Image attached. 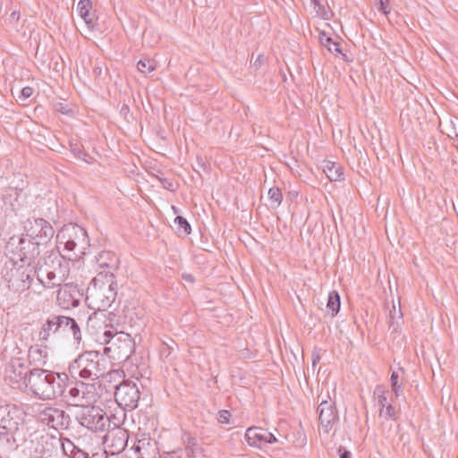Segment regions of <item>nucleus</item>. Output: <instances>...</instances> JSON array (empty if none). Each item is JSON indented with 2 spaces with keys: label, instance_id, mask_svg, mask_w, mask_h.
<instances>
[{
  "label": "nucleus",
  "instance_id": "obj_47",
  "mask_svg": "<svg viewBox=\"0 0 458 458\" xmlns=\"http://www.w3.org/2000/svg\"><path fill=\"white\" fill-rule=\"evenodd\" d=\"M157 178L162 182V185L165 189L171 191H174L176 190L175 183L174 182V181L172 179L162 178V177H157Z\"/></svg>",
  "mask_w": 458,
  "mask_h": 458
},
{
  "label": "nucleus",
  "instance_id": "obj_43",
  "mask_svg": "<svg viewBox=\"0 0 458 458\" xmlns=\"http://www.w3.org/2000/svg\"><path fill=\"white\" fill-rule=\"evenodd\" d=\"M157 458H184L183 450L182 448H178L171 452H163L162 454L159 453Z\"/></svg>",
  "mask_w": 458,
  "mask_h": 458
},
{
  "label": "nucleus",
  "instance_id": "obj_61",
  "mask_svg": "<svg viewBox=\"0 0 458 458\" xmlns=\"http://www.w3.org/2000/svg\"><path fill=\"white\" fill-rule=\"evenodd\" d=\"M172 208H173V209H174V213L176 214V213L178 212V211H177V208H176V207H174V206H173Z\"/></svg>",
  "mask_w": 458,
  "mask_h": 458
},
{
  "label": "nucleus",
  "instance_id": "obj_46",
  "mask_svg": "<svg viewBox=\"0 0 458 458\" xmlns=\"http://www.w3.org/2000/svg\"><path fill=\"white\" fill-rule=\"evenodd\" d=\"M85 23L87 24L89 29H94L97 24V18L95 12H89V16L86 17V19H83Z\"/></svg>",
  "mask_w": 458,
  "mask_h": 458
},
{
  "label": "nucleus",
  "instance_id": "obj_56",
  "mask_svg": "<svg viewBox=\"0 0 458 458\" xmlns=\"http://www.w3.org/2000/svg\"><path fill=\"white\" fill-rule=\"evenodd\" d=\"M20 20V12L13 11L9 16V21L17 22Z\"/></svg>",
  "mask_w": 458,
  "mask_h": 458
},
{
  "label": "nucleus",
  "instance_id": "obj_30",
  "mask_svg": "<svg viewBox=\"0 0 458 458\" xmlns=\"http://www.w3.org/2000/svg\"><path fill=\"white\" fill-rule=\"evenodd\" d=\"M319 40L323 47H327V50L335 55L341 54L346 60V55L343 54L341 44L339 42L335 41L331 37H329L325 31H320L319 33Z\"/></svg>",
  "mask_w": 458,
  "mask_h": 458
},
{
  "label": "nucleus",
  "instance_id": "obj_55",
  "mask_svg": "<svg viewBox=\"0 0 458 458\" xmlns=\"http://www.w3.org/2000/svg\"><path fill=\"white\" fill-rule=\"evenodd\" d=\"M311 360H312V366L313 367H315V365L319 362L320 355H319L318 352L314 351L312 352V354H311Z\"/></svg>",
  "mask_w": 458,
  "mask_h": 458
},
{
  "label": "nucleus",
  "instance_id": "obj_4",
  "mask_svg": "<svg viewBox=\"0 0 458 458\" xmlns=\"http://www.w3.org/2000/svg\"><path fill=\"white\" fill-rule=\"evenodd\" d=\"M57 249L64 245L63 252L68 260L76 261L84 253L85 246L89 245L87 231L75 224L64 225L58 232Z\"/></svg>",
  "mask_w": 458,
  "mask_h": 458
},
{
  "label": "nucleus",
  "instance_id": "obj_38",
  "mask_svg": "<svg viewBox=\"0 0 458 458\" xmlns=\"http://www.w3.org/2000/svg\"><path fill=\"white\" fill-rule=\"evenodd\" d=\"M137 68L141 73L148 74L156 70V64L154 60L142 58L138 62Z\"/></svg>",
  "mask_w": 458,
  "mask_h": 458
},
{
  "label": "nucleus",
  "instance_id": "obj_16",
  "mask_svg": "<svg viewBox=\"0 0 458 458\" xmlns=\"http://www.w3.org/2000/svg\"><path fill=\"white\" fill-rule=\"evenodd\" d=\"M96 263L99 269L98 273H103L105 278L115 279L114 273L119 269L120 260L118 256L109 250H103L96 256Z\"/></svg>",
  "mask_w": 458,
  "mask_h": 458
},
{
  "label": "nucleus",
  "instance_id": "obj_8",
  "mask_svg": "<svg viewBox=\"0 0 458 458\" xmlns=\"http://www.w3.org/2000/svg\"><path fill=\"white\" fill-rule=\"evenodd\" d=\"M37 420L56 431L67 430L72 422L71 416L54 404L40 406L37 411Z\"/></svg>",
  "mask_w": 458,
  "mask_h": 458
},
{
  "label": "nucleus",
  "instance_id": "obj_21",
  "mask_svg": "<svg viewBox=\"0 0 458 458\" xmlns=\"http://www.w3.org/2000/svg\"><path fill=\"white\" fill-rule=\"evenodd\" d=\"M21 410L16 405H5L0 407V424L9 426L8 428L19 429L22 423Z\"/></svg>",
  "mask_w": 458,
  "mask_h": 458
},
{
  "label": "nucleus",
  "instance_id": "obj_36",
  "mask_svg": "<svg viewBox=\"0 0 458 458\" xmlns=\"http://www.w3.org/2000/svg\"><path fill=\"white\" fill-rule=\"evenodd\" d=\"M174 224L176 225L178 234L182 233L183 235H188L191 233V226L187 219L183 216H177L174 218Z\"/></svg>",
  "mask_w": 458,
  "mask_h": 458
},
{
  "label": "nucleus",
  "instance_id": "obj_5",
  "mask_svg": "<svg viewBox=\"0 0 458 458\" xmlns=\"http://www.w3.org/2000/svg\"><path fill=\"white\" fill-rule=\"evenodd\" d=\"M33 267L12 263L2 269V278L8 289L15 293H21L30 288L33 281Z\"/></svg>",
  "mask_w": 458,
  "mask_h": 458
},
{
  "label": "nucleus",
  "instance_id": "obj_24",
  "mask_svg": "<svg viewBox=\"0 0 458 458\" xmlns=\"http://www.w3.org/2000/svg\"><path fill=\"white\" fill-rule=\"evenodd\" d=\"M60 320H63L61 324L64 327H61L62 336L71 334L74 344L79 345L82 341V332L79 323L73 318L64 315H60Z\"/></svg>",
  "mask_w": 458,
  "mask_h": 458
},
{
  "label": "nucleus",
  "instance_id": "obj_22",
  "mask_svg": "<svg viewBox=\"0 0 458 458\" xmlns=\"http://www.w3.org/2000/svg\"><path fill=\"white\" fill-rule=\"evenodd\" d=\"M114 345L117 349L118 359L128 360L135 350V342L131 335L119 332L115 338Z\"/></svg>",
  "mask_w": 458,
  "mask_h": 458
},
{
  "label": "nucleus",
  "instance_id": "obj_37",
  "mask_svg": "<svg viewBox=\"0 0 458 458\" xmlns=\"http://www.w3.org/2000/svg\"><path fill=\"white\" fill-rule=\"evenodd\" d=\"M24 176L21 174L14 175L13 180L11 182L10 186L7 190H15V191L26 192L29 183L23 178Z\"/></svg>",
  "mask_w": 458,
  "mask_h": 458
},
{
  "label": "nucleus",
  "instance_id": "obj_9",
  "mask_svg": "<svg viewBox=\"0 0 458 458\" xmlns=\"http://www.w3.org/2000/svg\"><path fill=\"white\" fill-rule=\"evenodd\" d=\"M74 380L75 382L69 386L67 394L63 395L67 399L69 405L81 409V407L97 403L98 395L96 392V386L84 383L81 380Z\"/></svg>",
  "mask_w": 458,
  "mask_h": 458
},
{
  "label": "nucleus",
  "instance_id": "obj_45",
  "mask_svg": "<svg viewBox=\"0 0 458 458\" xmlns=\"http://www.w3.org/2000/svg\"><path fill=\"white\" fill-rule=\"evenodd\" d=\"M54 107L55 111L64 114H68L72 112V108L64 102H56Z\"/></svg>",
  "mask_w": 458,
  "mask_h": 458
},
{
  "label": "nucleus",
  "instance_id": "obj_50",
  "mask_svg": "<svg viewBox=\"0 0 458 458\" xmlns=\"http://www.w3.org/2000/svg\"><path fill=\"white\" fill-rule=\"evenodd\" d=\"M33 91L34 90L31 87L26 86V87L22 88V89L21 90V95L19 98L21 99H27L30 97H31V95L33 94Z\"/></svg>",
  "mask_w": 458,
  "mask_h": 458
},
{
  "label": "nucleus",
  "instance_id": "obj_10",
  "mask_svg": "<svg viewBox=\"0 0 458 458\" xmlns=\"http://www.w3.org/2000/svg\"><path fill=\"white\" fill-rule=\"evenodd\" d=\"M21 225L22 234L40 245L48 243L55 235L52 225L42 217L30 216L21 223Z\"/></svg>",
  "mask_w": 458,
  "mask_h": 458
},
{
  "label": "nucleus",
  "instance_id": "obj_17",
  "mask_svg": "<svg viewBox=\"0 0 458 458\" xmlns=\"http://www.w3.org/2000/svg\"><path fill=\"white\" fill-rule=\"evenodd\" d=\"M104 439L105 443L111 448L113 454L123 452L127 446L129 440V433L126 429L116 427L112 430H106Z\"/></svg>",
  "mask_w": 458,
  "mask_h": 458
},
{
  "label": "nucleus",
  "instance_id": "obj_7",
  "mask_svg": "<svg viewBox=\"0 0 458 458\" xmlns=\"http://www.w3.org/2000/svg\"><path fill=\"white\" fill-rule=\"evenodd\" d=\"M39 246V243L21 234L12 236L6 248L23 263L22 265L31 266L40 253Z\"/></svg>",
  "mask_w": 458,
  "mask_h": 458
},
{
  "label": "nucleus",
  "instance_id": "obj_35",
  "mask_svg": "<svg viewBox=\"0 0 458 458\" xmlns=\"http://www.w3.org/2000/svg\"><path fill=\"white\" fill-rule=\"evenodd\" d=\"M71 151L74 157L82 159L87 164H93L96 161L94 157L85 152L78 144H71Z\"/></svg>",
  "mask_w": 458,
  "mask_h": 458
},
{
  "label": "nucleus",
  "instance_id": "obj_48",
  "mask_svg": "<svg viewBox=\"0 0 458 458\" xmlns=\"http://www.w3.org/2000/svg\"><path fill=\"white\" fill-rule=\"evenodd\" d=\"M231 413L227 410H221L218 412V421L222 424H228L230 422Z\"/></svg>",
  "mask_w": 458,
  "mask_h": 458
},
{
  "label": "nucleus",
  "instance_id": "obj_49",
  "mask_svg": "<svg viewBox=\"0 0 458 458\" xmlns=\"http://www.w3.org/2000/svg\"><path fill=\"white\" fill-rule=\"evenodd\" d=\"M265 437L263 440V444H275L278 442V439L275 437V435L267 430L264 432Z\"/></svg>",
  "mask_w": 458,
  "mask_h": 458
},
{
  "label": "nucleus",
  "instance_id": "obj_57",
  "mask_svg": "<svg viewBox=\"0 0 458 458\" xmlns=\"http://www.w3.org/2000/svg\"><path fill=\"white\" fill-rule=\"evenodd\" d=\"M340 458H352L351 452L343 448L339 449Z\"/></svg>",
  "mask_w": 458,
  "mask_h": 458
},
{
  "label": "nucleus",
  "instance_id": "obj_27",
  "mask_svg": "<svg viewBox=\"0 0 458 458\" xmlns=\"http://www.w3.org/2000/svg\"><path fill=\"white\" fill-rule=\"evenodd\" d=\"M264 432H267V429L263 428L250 427L245 432V440L251 446L260 447L265 437Z\"/></svg>",
  "mask_w": 458,
  "mask_h": 458
},
{
  "label": "nucleus",
  "instance_id": "obj_51",
  "mask_svg": "<svg viewBox=\"0 0 458 458\" xmlns=\"http://www.w3.org/2000/svg\"><path fill=\"white\" fill-rule=\"evenodd\" d=\"M379 7L378 11L382 12L385 14H387L390 12L389 8V1L388 0H378Z\"/></svg>",
  "mask_w": 458,
  "mask_h": 458
},
{
  "label": "nucleus",
  "instance_id": "obj_59",
  "mask_svg": "<svg viewBox=\"0 0 458 458\" xmlns=\"http://www.w3.org/2000/svg\"><path fill=\"white\" fill-rule=\"evenodd\" d=\"M88 458H107V456L105 454V453H95L90 457Z\"/></svg>",
  "mask_w": 458,
  "mask_h": 458
},
{
  "label": "nucleus",
  "instance_id": "obj_3",
  "mask_svg": "<svg viewBox=\"0 0 458 458\" xmlns=\"http://www.w3.org/2000/svg\"><path fill=\"white\" fill-rule=\"evenodd\" d=\"M106 359L98 352L87 351L81 353L68 366L73 379L96 380L106 374Z\"/></svg>",
  "mask_w": 458,
  "mask_h": 458
},
{
  "label": "nucleus",
  "instance_id": "obj_54",
  "mask_svg": "<svg viewBox=\"0 0 458 458\" xmlns=\"http://www.w3.org/2000/svg\"><path fill=\"white\" fill-rule=\"evenodd\" d=\"M117 334H119V332H116L115 334H114L110 330L105 331V333H104V336L106 337L105 341L106 343H108L111 339L116 338Z\"/></svg>",
  "mask_w": 458,
  "mask_h": 458
},
{
  "label": "nucleus",
  "instance_id": "obj_13",
  "mask_svg": "<svg viewBox=\"0 0 458 458\" xmlns=\"http://www.w3.org/2000/svg\"><path fill=\"white\" fill-rule=\"evenodd\" d=\"M35 458H52L61 446V437L41 435L31 440Z\"/></svg>",
  "mask_w": 458,
  "mask_h": 458
},
{
  "label": "nucleus",
  "instance_id": "obj_42",
  "mask_svg": "<svg viewBox=\"0 0 458 458\" xmlns=\"http://www.w3.org/2000/svg\"><path fill=\"white\" fill-rule=\"evenodd\" d=\"M9 426L4 424H0V432H2L7 438V440H16V434L18 433L19 429L17 428H8Z\"/></svg>",
  "mask_w": 458,
  "mask_h": 458
},
{
  "label": "nucleus",
  "instance_id": "obj_53",
  "mask_svg": "<svg viewBox=\"0 0 458 458\" xmlns=\"http://www.w3.org/2000/svg\"><path fill=\"white\" fill-rule=\"evenodd\" d=\"M314 9L317 11L318 13H321L322 11L325 10L324 5L320 3L319 0H310Z\"/></svg>",
  "mask_w": 458,
  "mask_h": 458
},
{
  "label": "nucleus",
  "instance_id": "obj_25",
  "mask_svg": "<svg viewBox=\"0 0 458 458\" xmlns=\"http://www.w3.org/2000/svg\"><path fill=\"white\" fill-rule=\"evenodd\" d=\"M56 271L57 270L44 268V265L41 264V261H38L33 267L34 276H37L38 280L46 288H53L57 285L53 282L56 277Z\"/></svg>",
  "mask_w": 458,
  "mask_h": 458
},
{
  "label": "nucleus",
  "instance_id": "obj_18",
  "mask_svg": "<svg viewBox=\"0 0 458 458\" xmlns=\"http://www.w3.org/2000/svg\"><path fill=\"white\" fill-rule=\"evenodd\" d=\"M29 371L30 369H27L23 363L19 360H14L7 364L4 377L13 385L16 384L19 386L21 383H23L27 387Z\"/></svg>",
  "mask_w": 458,
  "mask_h": 458
},
{
  "label": "nucleus",
  "instance_id": "obj_1",
  "mask_svg": "<svg viewBox=\"0 0 458 458\" xmlns=\"http://www.w3.org/2000/svg\"><path fill=\"white\" fill-rule=\"evenodd\" d=\"M69 380L66 373H56L43 369H30L27 388L35 398L54 400L64 394Z\"/></svg>",
  "mask_w": 458,
  "mask_h": 458
},
{
  "label": "nucleus",
  "instance_id": "obj_60",
  "mask_svg": "<svg viewBox=\"0 0 458 458\" xmlns=\"http://www.w3.org/2000/svg\"><path fill=\"white\" fill-rule=\"evenodd\" d=\"M398 327L397 323H394L393 320L389 321V328H393V330L396 331Z\"/></svg>",
  "mask_w": 458,
  "mask_h": 458
},
{
  "label": "nucleus",
  "instance_id": "obj_64",
  "mask_svg": "<svg viewBox=\"0 0 458 458\" xmlns=\"http://www.w3.org/2000/svg\"><path fill=\"white\" fill-rule=\"evenodd\" d=\"M259 60H260V57H258V59H256V62L259 63Z\"/></svg>",
  "mask_w": 458,
  "mask_h": 458
},
{
  "label": "nucleus",
  "instance_id": "obj_40",
  "mask_svg": "<svg viewBox=\"0 0 458 458\" xmlns=\"http://www.w3.org/2000/svg\"><path fill=\"white\" fill-rule=\"evenodd\" d=\"M92 10V2L91 0H80L77 4V11L79 15L82 19H86L89 16V12Z\"/></svg>",
  "mask_w": 458,
  "mask_h": 458
},
{
  "label": "nucleus",
  "instance_id": "obj_62",
  "mask_svg": "<svg viewBox=\"0 0 458 458\" xmlns=\"http://www.w3.org/2000/svg\"><path fill=\"white\" fill-rule=\"evenodd\" d=\"M398 370L401 371L402 373H404V369L403 368H399Z\"/></svg>",
  "mask_w": 458,
  "mask_h": 458
},
{
  "label": "nucleus",
  "instance_id": "obj_63",
  "mask_svg": "<svg viewBox=\"0 0 458 458\" xmlns=\"http://www.w3.org/2000/svg\"><path fill=\"white\" fill-rule=\"evenodd\" d=\"M259 60H260V57H258V59H256V62L259 63Z\"/></svg>",
  "mask_w": 458,
  "mask_h": 458
},
{
  "label": "nucleus",
  "instance_id": "obj_6",
  "mask_svg": "<svg viewBox=\"0 0 458 458\" xmlns=\"http://www.w3.org/2000/svg\"><path fill=\"white\" fill-rule=\"evenodd\" d=\"M75 420L92 432H106L110 428V419L98 406L92 404L79 409L74 414Z\"/></svg>",
  "mask_w": 458,
  "mask_h": 458
},
{
  "label": "nucleus",
  "instance_id": "obj_41",
  "mask_svg": "<svg viewBox=\"0 0 458 458\" xmlns=\"http://www.w3.org/2000/svg\"><path fill=\"white\" fill-rule=\"evenodd\" d=\"M7 437L0 432V449L4 451H14L18 447L16 440H7Z\"/></svg>",
  "mask_w": 458,
  "mask_h": 458
},
{
  "label": "nucleus",
  "instance_id": "obj_52",
  "mask_svg": "<svg viewBox=\"0 0 458 458\" xmlns=\"http://www.w3.org/2000/svg\"><path fill=\"white\" fill-rule=\"evenodd\" d=\"M173 348L167 345L166 344H163L162 348L160 350V355L161 357L167 358L171 352Z\"/></svg>",
  "mask_w": 458,
  "mask_h": 458
},
{
  "label": "nucleus",
  "instance_id": "obj_2",
  "mask_svg": "<svg viewBox=\"0 0 458 458\" xmlns=\"http://www.w3.org/2000/svg\"><path fill=\"white\" fill-rule=\"evenodd\" d=\"M116 296V280L112 279V276L105 278L103 273H98L87 288L85 301L91 310H106L114 302Z\"/></svg>",
  "mask_w": 458,
  "mask_h": 458
},
{
  "label": "nucleus",
  "instance_id": "obj_44",
  "mask_svg": "<svg viewBox=\"0 0 458 458\" xmlns=\"http://www.w3.org/2000/svg\"><path fill=\"white\" fill-rule=\"evenodd\" d=\"M381 416H383L386 420H397L396 411H395L394 407L391 403L387 404L383 409V414Z\"/></svg>",
  "mask_w": 458,
  "mask_h": 458
},
{
  "label": "nucleus",
  "instance_id": "obj_32",
  "mask_svg": "<svg viewBox=\"0 0 458 458\" xmlns=\"http://www.w3.org/2000/svg\"><path fill=\"white\" fill-rule=\"evenodd\" d=\"M340 295L336 291H332L328 294L327 308L332 311V317H335L340 310Z\"/></svg>",
  "mask_w": 458,
  "mask_h": 458
},
{
  "label": "nucleus",
  "instance_id": "obj_11",
  "mask_svg": "<svg viewBox=\"0 0 458 458\" xmlns=\"http://www.w3.org/2000/svg\"><path fill=\"white\" fill-rule=\"evenodd\" d=\"M114 398L119 406L132 411L138 407L140 392L135 382L123 380L115 387Z\"/></svg>",
  "mask_w": 458,
  "mask_h": 458
},
{
  "label": "nucleus",
  "instance_id": "obj_39",
  "mask_svg": "<svg viewBox=\"0 0 458 458\" xmlns=\"http://www.w3.org/2000/svg\"><path fill=\"white\" fill-rule=\"evenodd\" d=\"M392 391L395 397H398L403 392L402 382H399L398 371H393L390 377Z\"/></svg>",
  "mask_w": 458,
  "mask_h": 458
},
{
  "label": "nucleus",
  "instance_id": "obj_15",
  "mask_svg": "<svg viewBox=\"0 0 458 458\" xmlns=\"http://www.w3.org/2000/svg\"><path fill=\"white\" fill-rule=\"evenodd\" d=\"M132 448L138 458H157L159 455L157 442L146 433L137 435Z\"/></svg>",
  "mask_w": 458,
  "mask_h": 458
},
{
  "label": "nucleus",
  "instance_id": "obj_20",
  "mask_svg": "<svg viewBox=\"0 0 458 458\" xmlns=\"http://www.w3.org/2000/svg\"><path fill=\"white\" fill-rule=\"evenodd\" d=\"M61 321L62 320H60V315H52L51 317H49L46 320V322L43 324V326L39 331V334H38L39 341H41L43 343H47L51 336H54V337L62 336ZM63 327H64L63 326Z\"/></svg>",
  "mask_w": 458,
  "mask_h": 458
},
{
  "label": "nucleus",
  "instance_id": "obj_14",
  "mask_svg": "<svg viewBox=\"0 0 458 458\" xmlns=\"http://www.w3.org/2000/svg\"><path fill=\"white\" fill-rule=\"evenodd\" d=\"M318 420L324 433L327 434L339 421V415L335 403L323 400L317 410Z\"/></svg>",
  "mask_w": 458,
  "mask_h": 458
},
{
  "label": "nucleus",
  "instance_id": "obj_12",
  "mask_svg": "<svg viewBox=\"0 0 458 458\" xmlns=\"http://www.w3.org/2000/svg\"><path fill=\"white\" fill-rule=\"evenodd\" d=\"M84 296L83 289L77 284L69 283L62 285L57 291L56 301L64 310H70L80 305Z\"/></svg>",
  "mask_w": 458,
  "mask_h": 458
},
{
  "label": "nucleus",
  "instance_id": "obj_19",
  "mask_svg": "<svg viewBox=\"0 0 458 458\" xmlns=\"http://www.w3.org/2000/svg\"><path fill=\"white\" fill-rule=\"evenodd\" d=\"M27 192L15 191V190H6L2 196V200L5 212L11 211L16 214L27 202Z\"/></svg>",
  "mask_w": 458,
  "mask_h": 458
},
{
  "label": "nucleus",
  "instance_id": "obj_29",
  "mask_svg": "<svg viewBox=\"0 0 458 458\" xmlns=\"http://www.w3.org/2000/svg\"><path fill=\"white\" fill-rule=\"evenodd\" d=\"M182 442L185 445L183 456L186 458H194L195 450L198 446L197 438L187 431H183L182 435Z\"/></svg>",
  "mask_w": 458,
  "mask_h": 458
},
{
  "label": "nucleus",
  "instance_id": "obj_33",
  "mask_svg": "<svg viewBox=\"0 0 458 458\" xmlns=\"http://www.w3.org/2000/svg\"><path fill=\"white\" fill-rule=\"evenodd\" d=\"M269 205L272 209L277 208L283 200V194L278 187H272L268 191Z\"/></svg>",
  "mask_w": 458,
  "mask_h": 458
},
{
  "label": "nucleus",
  "instance_id": "obj_34",
  "mask_svg": "<svg viewBox=\"0 0 458 458\" xmlns=\"http://www.w3.org/2000/svg\"><path fill=\"white\" fill-rule=\"evenodd\" d=\"M388 391L385 389L384 386L378 385L376 386L374 390V395L377 396V404L380 407L379 415L383 414V409L389 404L387 403V396Z\"/></svg>",
  "mask_w": 458,
  "mask_h": 458
},
{
  "label": "nucleus",
  "instance_id": "obj_58",
  "mask_svg": "<svg viewBox=\"0 0 458 458\" xmlns=\"http://www.w3.org/2000/svg\"><path fill=\"white\" fill-rule=\"evenodd\" d=\"M182 278L189 283H194L195 278L191 274H182Z\"/></svg>",
  "mask_w": 458,
  "mask_h": 458
},
{
  "label": "nucleus",
  "instance_id": "obj_31",
  "mask_svg": "<svg viewBox=\"0 0 458 458\" xmlns=\"http://www.w3.org/2000/svg\"><path fill=\"white\" fill-rule=\"evenodd\" d=\"M47 352L38 346H31L29 350V359L30 361L44 365L46 363Z\"/></svg>",
  "mask_w": 458,
  "mask_h": 458
},
{
  "label": "nucleus",
  "instance_id": "obj_23",
  "mask_svg": "<svg viewBox=\"0 0 458 458\" xmlns=\"http://www.w3.org/2000/svg\"><path fill=\"white\" fill-rule=\"evenodd\" d=\"M62 259H67L65 257V253H62L60 249L57 251H50L49 253H46L44 257L40 258L38 261H41V264L44 265V268L58 270L59 273L64 275L66 271V267H63Z\"/></svg>",
  "mask_w": 458,
  "mask_h": 458
},
{
  "label": "nucleus",
  "instance_id": "obj_28",
  "mask_svg": "<svg viewBox=\"0 0 458 458\" xmlns=\"http://www.w3.org/2000/svg\"><path fill=\"white\" fill-rule=\"evenodd\" d=\"M327 177L332 182H340L344 180V168L335 162L327 161L323 168Z\"/></svg>",
  "mask_w": 458,
  "mask_h": 458
},
{
  "label": "nucleus",
  "instance_id": "obj_26",
  "mask_svg": "<svg viewBox=\"0 0 458 458\" xmlns=\"http://www.w3.org/2000/svg\"><path fill=\"white\" fill-rule=\"evenodd\" d=\"M61 448L69 458H88L89 454L67 437H61Z\"/></svg>",
  "mask_w": 458,
  "mask_h": 458
}]
</instances>
